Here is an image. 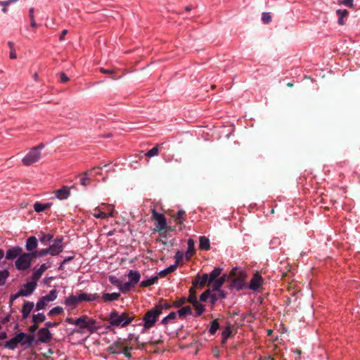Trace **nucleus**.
Returning a JSON list of instances; mask_svg holds the SVG:
<instances>
[{"mask_svg": "<svg viewBox=\"0 0 360 360\" xmlns=\"http://www.w3.org/2000/svg\"><path fill=\"white\" fill-rule=\"evenodd\" d=\"M46 325V328H47L49 329V328H53V327H55L58 325L57 323L56 322H51V321H48L45 323Z\"/></svg>", "mask_w": 360, "mask_h": 360, "instance_id": "60", "label": "nucleus"}, {"mask_svg": "<svg viewBox=\"0 0 360 360\" xmlns=\"http://www.w3.org/2000/svg\"><path fill=\"white\" fill-rule=\"evenodd\" d=\"M101 169V167L98 166V167H94L93 169H90L88 172L90 173V174L91 176H94V174L95 175L99 174Z\"/></svg>", "mask_w": 360, "mask_h": 360, "instance_id": "56", "label": "nucleus"}, {"mask_svg": "<svg viewBox=\"0 0 360 360\" xmlns=\"http://www.w3.org/2000/svg\"><path fill=\"white\" fill-rule=\"evenodd\" d=\"M120 297V293L112 292V293H103L102 299L103 302H112L117 300Z\"/></svg>", "mask_w": 360, "mask_h": 360, "instance_id": "27", "label": "nucleus"}, {"mask_svg": "<svg viewBox=\"0 0 360 360\" xmlns=\"http://www.w3.org/2000/svg\"><path fill=\"white\" fill-rule=\"evenodd\" d=\"M113 212L114 206L112 205L101 203L94 210L92 214L95 218L103 219L113 217Z\"/></svg>", "mask_w": 360, "mask_h": 360, "instance_id": "4", "label": "nucleus"}, {"mask_svg": "<svg viewBox=\"0 0 360 360\" xmlns=\"http://www.w3.org/2000/svg\"><path fill=\"white\" fill-rule=\"evenodd\" d=\"M50 255L51 256H56L63 250V238H56L54 240L53 243L49 247Z\"/></svg>", "mask_w": 360, "mask_h": 360, "instance_id": "13", "label": "nucleus"}, {"mask_svg": "<svg viewBox=\"0 0 360 360\" xmlns=\"http://www.w3.org/2000/svg\"><path fill=\"white\" fill-rule=\"evenodd\" d=\"M258 360H274V359L273 358H271L270 356H260L259 357Z\"/></svg>", "mask_w": 360, "mask_h": 360, "instance_id": "63", "label": "nucleus"}, {"mask_svg": "<svg viewBox=\"0 0 360 360\" xmlns=\"http://www.w3.org/2000/svg\"><path fill=\"white\" fill-rule=\"evenodd\" d=\"M152 219L155 221V230L160 232L167 227V221L165 215L158 212L155 209L152 210Z\"/></svg>", "mask_w": 360, "mask_h": 360, "instance_id": "10", "label": "nucleus"}, {"mask_svg": "<svg viewBox=\"0 0 360 360\" xmlns=\"http://www.w3.org/2000/svg\"><path fill=\"white\" fill-rule=\"evenodd\" d=\"M134 286L132 285L129 281L126 282L123 284H121L120 283L117 285V288L122 292H127L131 290L132 288Z\"/></svg>", "mask_w": 360, "mask_h": 360, "instance_id": "38", "label": "nucleus"}, {"mask_svg": "<svg viewBox=\"0 0 360 360\" xmlns=\"http://www.w3.org/2000/svg\"><path fill=\"white\" fill-rule=\"evenodd\" d=\"M160 314L161 310L160 307H154L148 311L143 318L144 329L148 330L152 328Z\"/></svg>", "mask_w": 360, "mask_h": 360, "instance_id": "5", "label": "nucleus"}, {"mask_svg": "<svg viewBox=\"0 0 360 360\" xmlns=\"http://www.w3.org/2000/svg\"><path fill=\"white\" fill-rule=\"evenodd\" d=\"M100 297L98 293H86L79 290L77 295H70L64 300V304L67 307L75 309L79 303L82 302H94Z\"/></svg>", "mask_w": 360, "mask_h": 360, "instance_id": "1", "label": "nucleus"}, {"mask_svg": "<svg viewBox=\"0 0 360 360\" xmlns=\"http://www.w3.org/2000/svg\"><path fill=\"white\" fill-rule=\"evenodd\" d=\"M219 328V323L217 319L213 320L211 322L210 327L209 328V333L210 335H214Z\"/></svg>", "mask_w": 360, "mask_h": 360, "instance_id": "43", "label": "nucleus"}, {"mask_svg": "<svg viewBox=\"0 0 360 360\" xmlns=\"http://www.w3.org/2000/svg\"><path fill=\"white\" fill-rule=\"evenodd\" d=\"M175 264L176 267L180 265L184 259H185V254L182 251H177L174 255Z\"/></svg>", "mask_w": 360, "mask_h": 360, "instance_id": "39", "label": "nucleus"}, {"mask_svg": "<svg viewBox=\"0 0 360 360\" xmlns=\"http://www.w3.org/2000/svg\"><path fill=\"white\" fill-rule=\"evenodd\" d=\"M91 175L89 172H86L84 174L83 176L80 179V183L83 186H87L90 183Z\"/></svg>", "mask_w": 360, "mask_h": 360, "instance_id": "45", "label": "nucleus"}, {"mask_svg": "<svg viewBox=\"0 0 360 360\" xmlns=\"http://www.w3.org/2000/svg\"><path fill=\"white\" fill-rule=\"evenodd\" d=\"M221 273V269L220 268H214L210 274L208 275L209 277V284H211L212 282H214L216 279L219 278Z\"/></svg>", "mask_w": 360, "mask_h": 360, "instance_id": "30", "label": "nucleus"}, {"mask_svg": "<svg viewBox=\"0 0 360 360\" xmlns=\"http://www.w3.org/2000/svg\"><path fill=\"white\" fill-rule=\"evenodd\" d=\"M155 307H160L161 312L162 311V309H169L171 307H172V304H170L167 302H164L162 304H160L159 305H156Z\"/></svg>", "mask_w": 360, "mask_h": 360, "instance_id": "53", "label": "nucleus"}, {"mask_svg": "<svg viewBox=\"0 0 360 360\" xmlns=\"http://www.w3.org/2000/svg\"><path fill=\"white\" fill-rule=\"evenodd\" d=\"M35 255L36 252L20 254L15 262L16 269L20 271L29 269Z\"/></svg>", "mask_w": 360, "mask_h": 360, "instance_id": "7", "label": "nucleus"}, {"mask_svg": "<svg viewBox=\"0 0 360 360\" xmlns=\"http://www.w3.org/2000/svg\"><path fill=\"white\" fill-rule=\"evenodd\" d=\"M9 276V272L8 270L4 269L0 271V286L3 285L5 283L6 279Z\"/></svg>", "mask_w": 360, "mask_h": 360, "instance_id": "44", "label": "nucleus"}, {"mask_svg": "<svg viewBox=\"0 0 360 360\" xmlns=\"http://www.w3.org/2000/svg\"><path fill=\"white\" fill-rule=\"evenodd\" d=\"M44 148V145L43 143L32 148L22 158V165L25 166H30L39 162L41 158V151Z\"/></svg>", "mask_w": 360, "mask_h": 360, "instance_id": "3", "label": "nucleus"}, {"mask_svg": "<svg viewBox=\"0 0 360 360\" xmlns=\"http://www.w3.org/2000/svg\"><path fill=\"white\" fill-rule=\"evenodd\" d=\"M177 316L179 317H184L188 315L192 314V309L190 306L182 307L177 311Z\"/></svg>", "mask_w": 360, "mask_h": 360, "instance_id": "33", "label": "nucleus"}, {"mask_svg": "<svg viewBox=\"0 0 360 360\" xmlns=\"http://www.w3.org/2000/svg\"><path fill=\"white\" fill-rule=\"evenodd\" d=\"M339 4H342L349 8H352L354 6L353 0H342L339 2Z\"/></svg>", "mask_w": 360, "mask_h": 360, "instance_id": "54", "label": "nucleus"}, {"mask_svg": "<svg viewBox=\"0 0 360 360\" xmlns=\"http://www.w3.org/2000/svg\"><path fill=\"white\" fill-rule=\"evenodd\" d=\"M175 220L176 221V223L179 224H184V222L186 220V212L183 210H179L175 217Z\"/></svg>", "mask_w": 360, "mask_h": 360, "instance_id": "36", "label": "nucleus"}, {"mask_svg": "<svg viewBox=\"0 0 360 360\" xmlns=\"http://www.w3.org/2000/svg\"><path fill=\"white\" fill-rule=\"evenodd\" d=\"M18 340L16 335L15 337L6 341L4 346L9 349H15L18 347Z\"/></svg>", "mask_w": 360, "mask_h": 360, "instance_id": "32", "label": "nucleus"}, {"mask_svg": "<svg viewBox=\"0 0 360 360\" xmlns=\"http://www.w3.org/2000/svg\"><path fill=\"white\" fill-rule=\"evenodd\" d=\"M52 205L53 203L50 202L46 203H41L39 202H36L33 205V208L36 212L40 213L47 209L51 208Z\"/></svg>", "mask_w": 360, "mask_h": 360, "instance_id": "22", "label": "nucleus"}, {"mask_svg": "<svg viewBox=\"0 0 360 360\" xmlns=\"http://www.w3.org/2000/svg\"><path fill=\"white\" fill-rule=\"evenodd\" d=\"M264 284V280L262 278L261 274L258 271L255 272L250 283L248 285V288L253 292H259V289Z\"/></svg>", "mask_w": 360, "mask_h": 360, "instance_id": "11", "label": "nucleus"}, {"mask_svg": "<svg viewBox=\"0 0 360 360\" xmlns=\"http://www.w3.org/2000/svg\"><path fill=\"white\" fill-rule=\"evenodd\" d=\"M129 282L134 286L139 283L141 274L138 271L130 270L128 273Z\"/></svg>", "mask_w": 360, "mask_h": 360, "instance_id": "21", "label": "nucleus"}, {"mask_svg": "<svg viewBox=\"0 0 360 360\" xmlns=\"http://www.w3.org/2000/svg\"><path fill=\"white\" fill-rule=\"evenodd\" d=\"M60 79L62 83H65L69 80L68 77L63 72L60 73Z\"/></svg>", "mask_w": 360, "mask_h": 360, "instance_id": "58", "label": "nucleus"}, {"mask_svg": "<svg viewBox=\"0 0 360 360\" xmlns=\"http://www.w3.org/2000/svg\"><path fill=\"white\" fill-rule=\"evenodd\" d=\"M215 291L217 292L216 294L217 295L219 299H224L226 297V293L224 292V290L219 289Z\"/></svg>", "mask_w": 360, "mask_h": 360, "instance_id": "57", "label": "nucleus"}, {"mask_svg": "<svg viewBox=\"0 0 360 360\" xmlns=\"http://www.w3.org/2000/svg\"><path fill=\"white\" fill-rule=\"evenodd\" d=\"M73 259H74V256H70V257H65V258L63 259V262H62V264H61V265H60V267H61L63 264H65L68 263V262H70V261L72 260Z\"/></svg>", "mask_w": 360, "mask_h": 360, "instance_id": "61", "label": "nucleus"}, {"mask_svg": "<svg viewBox=\"0 0 360 360\" xmlns=\"http://www.w3.org/2000/svg\"><path fill=\"white\" fill-rule=\"evenodd\" d=\"M6 1H1L0 2V4L3 6V8H2V11L4 13H6L8 9H7V7L8 5H5L4 4H6Z\"/></svg>", "mask_w": 360, "mask_h": 360, "instance_id": "62", "label": "nucleus"}, {"mask_svg": "<svg viewBox=\"0 0 360 360\" xmlns=\"http://www.w3.org/2000/svg\"><path fill=\"white\" fill-rule=\"evenodd\" d=\"M176 265L172 264L168 266L167 268L160 271L158 273V276L161 278H164L167 276L169 274L172 273L176 270Z\"/></svg>", "mask_w": 360, "mask_h": 360, "instance_id": "35", "label": "nucleus"}, {"mask_svg": "<svg viewBox=\"0 0 360 360\" xmlns=\"http://www.w3.org/2000/svg\"><path fill=\"white\" fill-rule=\"evenodd\" d=\"M108 352L112 354H122L127 352V347H122L119 343H115L108 347Z\"/></svg>", "mask_w": 360, "mask_h": 360, "instance_id": "25", "label": "nucleus"}, {"mask_svg": "<svg viewBox=\"0 0 360 360\" xmlns=\"http://www.w3.org/2000/svg\"><path fill=\"white\" fill-rule=\"evenodd\" d=\"M187 245V250L184 252L185 259L189 261L191 259L192 257L195 254V241L191 238L188 239Z\"/></svg>", "mask_w": 360, "mask_h": 360, "instance_id": "17", "label": "nucleus"}, {"mask_svg": "<svg viewBox=\"0 0 360 360\" xmlns=\"http://www.w3.org/2000/svg\"><path fill=\"white\" fill-rule=\"evenodd\" d=\"M63 312V309L61 307L57 306L52 308L48 313L49 316H53L58 314H60Z\"/></svg>", "mask_w": 360, "mask_h": 360, "instance_id": "46", "label": "nucleus"}, {"mask_svg": "<svg viewBox=\"0 0 360 360\" xmlns=\"http://www.w3.org/2000/svg\"><path fill=\"white\" fill-rule=\"evenodd\" d=\"M262 20L264 24H268L271 21V16L269 13H263L262 15Z\"/></svg>", "mask_w": 360, "mask_h": 360, "instance_id": "51", "label": "nucleus"}, {"mask_svg": "<svg viewBox=\"0 0 360 360\" xmlns=\"http://www.w3.org/2000/svg\"><path fill=\"white\" fill-rule=\"evenodd\" d=\"M34 10L33 8H30L29 16H30V19L34 18Z\"/></svg>", "mask_w": 360, "mask_h": 360, "instance_id": "64", "label": "nucleus"}, {"mask_svg": "<svg viewBox=\"0 0 360 360\" xmlns=\"http://www.w3.org/2000/svg\"><path fill=\"white\" fill-rule=\"evenodd\" d=\"M189 292H190V294L188 297L187 300H188V302L191 303L193 306L194 304H197L198 302V301L197 300V297L195 296V292L193 290V288L190 289Z\"/></svg>", "mask_w": 360, "mask_h": 360, "instance_id": "47", "label": "nucleus"}, {"mask_svg": "<svg viewBox=\"0 0 360 360\" xmlns=\"http://www.w3.org/2000/svg\"><path fill=\"white\" fill-rule=\"evenodd\" d=\"M17 338L18 340V343L22 346H30L34 341V338L32 335L22 332L17 334Z\"/></svg>", "mask_w": 360, "mask_h": 360, "instance_id": "15", "label": "nucleus"}, {"mask_svg": "<svg viewBox=\"0 0 360 360\" xmlns=\"http://www.w3.org/2000/svg\"><path fill=\"white\" fill-rule=\"evenodd\" d=\"M22 252V248L20 247L16 246L8 249L6 253V259L11 260L16 258L20 256Z\"/></svg>", "mask_w": 360, "mask_h": 360, "instance_id": "19", "label": "nucleus"}, {"mask_svg": "<svg viewBox=\"0 0 360 360\" xmlns=\"http://www.w3.org/2000/svg\"><path fill=\"white\" fill-rule=\"evenodd\" d=\"M245 278L246 276L243 273H241L239 276L235 277L231 283L232 288L237 290L243 289L245 287Z\"/></svg>", "mask_w": 360, "mask_h": 360, "instance_id": "14", "label": "nucleus"}, {"mask_svg": "<svg viewBox=\"0 0 360 360\" xmlns=\"http://www.w3.org/2000/svg\"><path fill=\"white\" fill-rule=\"evenodd\" d=\"M210 248V240L205 236H200L199 238V249L201 250H208Z\"/></svg>", "mask_w": 360, "mask_h": 360, "instance_id": "26", "label": "nucleus"}, {"mask_svg": "<svg viewBox=\"0 0 360 360\" xmlns=\"http://www.w3.org/2000/svg\"><path fill=\"white\" fill-rule=\"evenodd\" d=\"M134 319L135 315L133 313L124 311L120 314L115 309L110 311L108 316L110 324L116 328H124L129 326Z\"/></svg>", "mask_w": 360, "mask_h": 360, "instance_id": "2", "label": "nucleus"}, {"mask_svg": "<svg viewBox=\"0 0 360 360\" xmlns=\"http://www.w3.org/2000/svg\"><path fill=\"white\" fill-rule=\"evenodd\" d=\"M231 330L229 327L225 328L221 332V344L226 343L227 339L231 336Z\"/></svg>", "mask_w": 360, "mask_h": 360, "instance_id": "42", "label": "nucleus"}, {"mask_svg": "<svg viewBox=\"0 0 360 360\" xmlns=\"http://www.w3.org/2000/svg\"><path fill=\"white\" fill-rule=\"evenodd\" d=\"M100 71L103 74H113L114 73V70H112V69H105V68H100Z\"/></svg>", "mask_w": 360, "mask_h": 360, "instance_id": "59", "label": "nucleus"}, {"mask_svg": "<svg viewBox=\"0 0 360 360\" xmlns=\"http://www.w3.org/2000/svg\"><path fill=\"white\" fill-rule=\"evenodd\" d=\"M38 341L44 343L49 342L52 337L51 333L47 328H41L37 333Z\"/></svg>", "mask_w": 360, "mask_h": 360, "instance_id": "16", "label": "nucleus"}, {"mask_svg": "<svg viewBox=\"0 0 360 360\" xmlns=\"http://www.w3.org/2000/svg\"><path fill=\"white\" fill-rule=\"evenodd\" d=\"M336 13L338 15V24L340 25H345L344 18H347L349 15V12L346 9H338Z\"/></svg>", "mask_w": 360, "mask_h": 360, "instance_id": "31", "label": "nucleus"}, {"mask_svg": "<svg viewBox=\"0 0 360 360\" xmlns=\"http://www.w3.org/2000/svg\"><path fill=\"white\" fill-rule=\"evenodd\" d=\"M38 241L35 236H30L27 239L25 248L27 251H32L37 248Z\"/></svg>", "mask_w": 360, "mask_h": 360, "instance_id": "23", "label": "nucleus"}, {"mask_svg": "<svg viewBox=\"0 0 360 360\" xmlns=\"http://www.w3.org/2000/svg\"><path fill=\"white\" fill-rule=\"evenodd\" d=\"M177 317V313L174 311L170 312L167 316H166L161 321L162 324L167 325L169 323L174 321V320Z\"/></svg>", "mask_w": 360, "mask_h": 360, "instance_id": "34", "label": "nucleus"}, {"mask_svg": "<svg viewBox=\"0 0 360 360\" xmlns=\"http://www.w3.org/2000/svg\"><path fill=\"white\" fill-rule=\"evenodd\" d=\"M193 307L195 308V316H200L202 314V313L205 311V306L202 304H200L199 302L193 305Z\"/></svg>", "mask_w": 360, "mask_h": 360, "instance_id": "41", "label": "nucleus"}, {"mask_svg": "<svg viewBox=\"0 0 360 360\" xmlns=\"http://www.w3.org/2000/svg\"><path fill=\"white\" fill-rule=\"evenodd\" d=\"M186 300V299L184 297H181L173 302L172 307L175 308H179L185 304Z\"/></svg>", "mask_w": 360, "mask_h": 360, "instance_id": "48", "label": "nucleus"}, {"mask_svg": "<svg viewBox=\"0 0 360 360\" xmlns=\"http://www.w3.org/2000/svg\"><path fill=\"white\" fill-rule=\"evenodd\" d=\"M34 307V302L30 301L25 302L21 309L22 316L24 319L29 317L31 311L33 310Z\"/></svg>", "mask_w": 360, "mask_h": 360, "instance_id": "18", "label": "nucleus"}, {"mask_svg": "<svg viewBox=\"0 0 360 360\" xmlns=\"http://www.w3.org/2000/svg\"><path fill=\"white\" fill-rule=\"evenodd\" d=\"M226 280V276L223 275L216 279L214 282L212 283V290H217L221 289V286L224 285Z\"/></svg>", "mask_w": 360, "mask_h": 360, "instance_id": "29", "label": "nucleus"}, {"mask_svg": "<svg viewBox=\"0 0 360 360\" xmlns=\"http://www.w3.org/2000/svg\"><path fill=\"white\" fill-rule=\"evenodd\" d=\"M58 297V291L56 289L51 290L48 295L40 297L36 304V310L39 311L45 309L49 302L54 301Z\"/></svg>", "mask_w": 360, "mask_h": 360, "instance_id": "8", "label": "nucleus"}, {"mask_svg": "<svg viewBox=\"0 0 360 360\" xmlns=\"http://www.w3.org/2000/svg\"><path fill=\"white\" fill-rule=\"evenodd\" d=\"M73 186H63L60 188L55 190L53 194L56 198L60 200H64L68 199L70 196V191L74 188Z\"/></svg>", "mask_w": 360, "mask_h": 360, "instance_id": "12", "label": "nucleus"}, {"mask_svg": "<svg viewBox=\"0 0 360 360\" xmlns=\"http://www.w3.org/2000/svg\"><path fill=\"white\" fill-rule=\"evenodd\" d=\"M75 326H79L82 330H87L91 333L96 332L97 330L96 320L87 316H82L76 319Z\"/></svg>", "mask_w": 360, "mask_h": 360, "instance_id": "6", "label": "nucleus"}, {"mask_svg": "<svg viewBox=\"0 0 360 360\" xmlns=\"http://www.w3.org/2000/svg\"><path fill=\"white\" fill-rule=\"evenodd\" d=\"M36 252L35 257H43L46 255H50V251L49 250V248H45V249H41V250H39L38 252Z\"/></svg>", "mask_w": 360, "mask_h": 360, "instance_id": "52", "label": "nucleus"}, {"mask_svg": "<svg viewBox=\"0 0 360 360\" xmlns=\"http://www.w3.org/2000/svg\"><path fill=\"white\" fill-rule=\"evenodd\" d=\"M163 143L158 144L150 150H149L147 153H145V155L148 158H152L154 156H157L159 154V149L162 146Z\"/></svg>", "mask_w": 360, "mask_h": 360, "instance_id": "37", "label": "nucleus"}, {"mask_svg": "<svg viewBox=\"0 0 360 360\" xmlns=\"http://www.w3.org/2000/svg\"><path fill=\"white\" fill-rule=\"evenodd\" d=\"M37 282L32 278L31 281L25 283L18 292L13 296V300L16 299L20 296L27 297L32 294L36 289Z\"/></svg>", "mask_w": 360, "mask_h": 360, "instance_id": "9", "label": "nucleus"}, {"mask_svg": "<svg viewBox=\"0 0 360 360\" xmlns=\"http://www.w3.org/2000/svg\"><path fill=\"white\" fill-rule=\"evenodd\" d=\"M210 290H206L204 291L200 296V300L201 302H206L210 299Z\"/></svg>", "mask_w": 360, "mask_h": 360, "instance_id": "50", "label": "nucleus"}, {"mask_svg": "<svg viewBox=\"0 0 360 360\" xmlns=\"http://www.w3.org/2000/svg\"><path fill=\"white\" fill-rule=\"evenodd\" d=\"M218 297L216 293H212L210 292V301L212 305H214L216 302L218 300Z\"/></svg>", "mask_w": 360, "mask_h": 360, "instance_id": "55", "label": "nucleus"}, {"mask_svg": "<svg viewBox=\"0 0 360 360\" xmlns=\"http://www.w3.org/2000/svg\"><path fill=\"white\" fill-rule=\"evenodd\" d=\"M158 276H154L150 277V278L142 281L140 283V286L142 288L150 287V286L154 285L155 283H156L158 282Z\"/></svg>", "mask_w": 360, "mask_h": 360, "instance_id": "28", "label": "nucleus"}, {"mask_svg": "<svg viewBox=\"0 0 360 360\" xmlns=\"http://www.w3.org/2000/svg\"><path fill=\"white\" fill-rule=\"evenodd\" d=\"M46 316L43 313H38L32 316V322L35 324H39L45 321Z\"/></svg>", "mask_w": 360, "mask_h": 360, "instance_id": "40", "label": "nucleus"}, {"mask_svg": "<svg viewBox=\"0 0 360 360\" xmlns=\"http://www.w3.org/2000/svg\"><path fill=\"white\" fill-rule=\"evenodd\" d=\"M53 238V236L52 234H50V233H48V234H44L43 235V236L40 238V241L42 243H49L52 240Z\"/></svg>", "mask_w": 360, "mask_h": 360, "instance_id": "49", "label": "nucleus"}, {"mask_svg": "<svg viewBox=\"0 0 360 360\" xmlns=\"http://www.w3.org/2000/svg\"><path fill=\"white\" fill-rule=\"evenodd\" d=\"M49 266L48 265H46V264H42L41 265H40V266L39 267V269H37L34 273H33V275H32V279L34 280L36 282H37V281L41 278V276H42V274H44V272L45 271H46L48 269Z\"/></svg>", "mask_w": 360, "mask_h": 360, "instance_id": "24", "label": "nucleus"}, {"mask_svg": "<svg viewBox=\"0 0 360 360\" xmlns=\"http://www.w3.org/2000/svg\"><path fill=\"white\" fill-rule=\"evenodd\" d=\"M207 283H209L208 274H204L201 276H198L196 277L195 280H194L193 281L192 284L195 287L198 285L200 288H203L205 285V284Z\"/></svg>", "mask_w": 360, "mask_h": 360, "instance_id": "20", "label": "nucleus"}]
</instances>
